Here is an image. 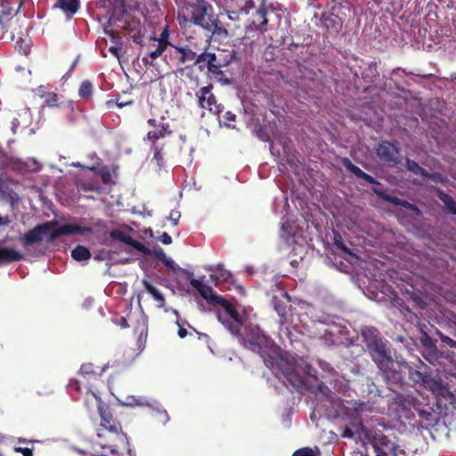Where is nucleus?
<instances>
[{
	"label": "nucleus",
	"instance_id": "1",
	"mask_svg": "<svg viewBox=\"0 0 456 456\" xmlns=\"http://www.w3.org/2000/svg\"><path fill=\"white\" fill-rule=\"evenodd\" d=\"M88 393L94 398L99 415L101 417L100 428L97 430V436L102 441L98 444L102 448V456H120L121 450L127 445V438L122 432V427L119 421L113 418L108 407L103 405L100 396L99 390L90 384L87 387Z\"/></svg>",
	"mask_w": 456,
	"mask_h": 456
},
{
	"label": "nucleus",
	"instance_id": "2",
	"mask_svg": "<svg viewBox=\"0 0 456 456\" xmlns=\"http://www.w3.org/2000/svg\"><path fill=\"white\" fill-rule=\"evenodd\" d=\"M93 232V229L89 226H81L77 224H64L59 225L56 220L48 221L41 224H37L33 229L25 232L20 241L24 246H31L40 243L44 235H48L47 241L53 242L57 238L66 235H86Z\"/></svg>",
	"mask_w": 456,
	"mask_h": 456
},
{
	"label": "nucleus",
	"instance_id": "3",
	"mask_svg": "<svg viewBox=\"0 0 456 456\" xmlns=\"http://www.w3.org/2000/svg\"><path fill=\"white\" fill-rule=\"evenodd\" d=\"M374 362L379 369L389 389L395 390L402 385L403 374L399 362L391 355L390 348L384 339L367 349Z\"/></svg>",
	"mask_w": 456,
	"mask_h": 456
},
{
	"label": "nucleus",
	"instance_id": "4",
	"mask_svg": "<svg viewBox=\"0 0 456 456\" xmlns=\"http://www.w3.org/2000/svg\"><path fill=\"white\" fill-rule=\"evenodd\" d=\"M211 10L212 6L205 0H196L194 3L187 4L178 18H182L184 22H191L211 30L212 28L217 27V20L209 13Z\"/></svg>",
	"mask_w": 456,
	"mask_h": 456
},
{
	"label": "nucleus",
	"instance_id": "5",
	"mask_svg": "<svg viewBox=\"0 0 456 456\" xmlns=\"http://www.w3.org/2000/svg\"><path fill=\"white\" fill-rule=\"evenodd\" d=\"M190 284L200 294V296L207 301L210 305L222 306L225 313L239 325L243 324V319L236 310L235 306L227 301L224 297L215 293L212 287L204 284L197 279H191Z\"/></svg>",
	"mask_w": 456,
	"mask_h": 456
},
{
	"label": "nucleus",
	"instance_id": "6",
	"mask_svg": "<svg viewBox=\"0 0 456 456\" xmlns=\"http://www.w3.org/2000/svg\"><path fill=\"white\" fill-rule=\"evenodd\" d=\"M273 362L274 366L270 369L281 372L284 379L294 388L298 389L305 387V378L298 373L294 358L280 355L276 359L273 358ZM276 375H278V373H276Z\"/></svg>",
	"mask_w": 456,
	"mask_h": 456
},
{
	"label": "nucleus",
	"instance_id": "7",
	"mask_svg": "<svg viewBox=\"0 0 456 456\" xmlns=\"http://www.w3.org/2000/svg\"><path fill=\"white\" fill-rule=\"evenodd\" d=\"M246 346L251 351L258 354L264 360L267 368H273V357L267 354L266 349L270 346L271 340L262 333L252 334L245 341Z\"/></svg>",
	"mask_w": 456,
	"mask_h": 456
},
{
	"label": "nucleus",
	"instance_id": "8",
	"mask_svg": "<svg viewBox=\"0 0 456 456\" xmlns=\"http://www.w3.org/2000/svg\"><path fill=\"white\" fill-rule=\"evenodd\" d=\"M376 153L383 162L391 167L401 163L400 147L396 140L380 142L376 149Z\"/></svg>",
	"mask_w": 456,
	"mask_h": 456
},
{
	"label": "nucleus",
	"instance_id": "9",
	"mask_svg": "<svg viewBox=\"0 0 456 456\" xmlns=\"http://www.w3.org/2000/svg\"><path fill=\"white\" fill-rule=\"evenodd\" d=\"M321 27L325 29V38L337 37L342 30L343 20L334 12H322L320 17Z\"/></svg>",
	"mask_w": 456,
	"mask_h": 456
},
{
	"label": "nucleus",
	"instance_id": "10",
	"mask_svg": "<svg viewBox=\"0 0 456 456\" xmlns=\"http://www.w3.org/2000/svg\"><path fill=\"white\" fill-rule=\"evenodd\" d=\"M212 89V85L203 86L200 89L198 93L199 105L200 108L206 109L213 114L219 115L223 110V107L217 104L216 96L211 93Z\"/></svg>",
	"mask_w": 456,
	"mask_h": 456
},
{
	"label": "nucleus",
	"instance_id": "11",
	"mask_svg": "<svg viewBox=\"0 0 456 456\" xmlns=\"http://www.w3.org/2000/svg\"><path fill=\"white\" fill-rule=\"evenodd\" d=\"M267 10L265 5H261L254 14L251 20H248L245 26L246 33L260 32L264 33L266 31V25L268 24V19L266 17Z\"/></svg>",
	"mask_w": 456,
	"mask_h": 456
},
{
	"label": "nucleus",
	"instance_id": "12",
	"mask_svg": "<svg viewBox=\"0 0 456 456\" xmlns=\"http://www.w3.org/2000/svg\"><path fill=\"white\" fill-rule=\"evenodd\" d=\"M177 66L181 67L180 71L183 70V66L189 68L193 66L196 58V52L190 48L189 45L176 47Z\"/></svg>",
	"mask_w": 456,
	"mask_h": 456
},
{
	"label": "nucleus",
	"instance_id": "13",
	"mask_svg": "<svg viewBox=\"0 0 456 456\" xmlns=\"http://www.w3.org/2000/svg\"><path fill=\"white\" fill-rule=\"evenodd\" d=\"M372 191L379 198L389 203H392L395 206L403 207L406 209L416 211L418 208L416 205L405 200L399 199L395 196L389 195L387 191L379 190L378 188H372Z\"/></svg>",
	"mask_w": 456,
	"mask_h": 456
},
{
	"label": "nucleus",
	"instance_id": "14",
	"mask_svg": "<svg viewBox=\"0 0 456 456\" xmlns=\"http://www.w3.org/2000/svg\"><path fill=\"white\" fill-rule=\"evenodd\" d=\"M361 336L367 349L383 340L379 330L373 326H362L361 328Z\"/></svg>",
	"mask_w": 456,
	"mask_h": 456
},
{
	"label": "nucleus",
	"instance_id": "15",
	"mask_svg": "<svg viewBox=\"0 0 456 456\" xmlns=\"http://www.w3.org/2000/svg\"><path fill=\"white\" fill-rule=\"evenodd\" d=\"M171 134L172 130L170 129L169 124L167 122H159V127L149 131L146 138L151 142V144H158V140L164 138L167 135H170Z\"/></svg>",
	"mask_w": 456,
	"mask_h": 456
},
{
	"label": "nucleus",
	"instance_id": "16",
	"mask_svg": "<svg viewBox=\"0 0 456 456\" xmlns=\"http://www.w3.org/2000/svg\"><path fill=\"white\" fill-rule=\"evenodd\" d=\"M343 165L348 171L354 174L357 178L362 179L371 184L380 185V183L378 180H376L370 175L362 171L359 167L353 164L348 159H344Z\"/></svg>",
	"mask_w": 456,
	"mask_h": 456
},
{
	"label": "nucleus",
	"instance_id": "17",
	"mask_svg": "<svg viewBox=\"0 0 456 456\" xmlns=\"http://www.w3.org/2000/svg\"><path fill=\"white\" fill-rule=\"evenodd\" d=\"M23 255L8 247H0V265L18 262L23 259Z\"/></svg>",
	"mask_w": 456,
	"mask_h": 456
},
{
	"label": "nucleus",
	"instance_id": "18",
	"mask_svg": "<svg viewBox=\"0 0 456 456\" xmlns=\"http://www.w3.org/2000/svg\"><path fill=\"white\" fill-rule=\"evenodd\" d=\"M153 49H151L145 56L142 57V61L145 67H155V61L160 57L163 53L167 49L157 43V45H153Z\"/></svg>",
	"mask_w": 456,
	"mask_h": 456
},
{
	"label": "nucleus",
	"instance_id": "19",
	"mask_svg": "<svg viewBox=\"0 0 456 456\" xmlns=\"http://www.w3.org/2000/svg\"><path fill=\"white\" fill-rule=\"evenodd\" d=\"M254 7V3L252 0H244V4L238 9H232V5L227 4V9L225 10L227 16L232 20H239L240 16L242 14H248L249 11Z\"/></svg>",
	"mask_w": 456,
	"mask_h": 456
},
{
	"label": "nucleus",
	"instance_id": "20",
	"mask_svg": "<svg viewBox=\"0 0 456 456\" xmlns=\"http://www.w3.org/2000/svg\"><path fill=\"white\" fill-rule=\"evenodd\" d=\"M103 371L101 367H94L92 363H84L81 365L79 373L88 380L93 379L95 381H101L100 377Z\"/></svg>",
	"mask_w": 456,
	"mask_h": 456
},
{
	"label": "nucleus",
	"instance_id": "21",
	"mask_svg": "<svg viewBox=\"0 0 456 456\" xmlns=\"http://www.w3.org/2000/svg\"><path fill=\"white\" fill-rule=\"evenodd\" d=\"M55 6L60 8L67 18H71L80 7V0H58Z\"/></svg>",
	"mask_w": 456,
	"mask_h": 456
},
{
	"label": "nucleus",
	"instance_id": "22",
	"mask_svg": "<svg viewBox=\"0 0 456 456\" xmlns=\"http://www.w3.org/2000/svg\"><path fill=\"white\" fill-rule=\"evenodd\" d=\"M228 61H224L221 59V54L211 53L209 59L208 60V71L209 73L218 75L222 73L221 69L225 67Z\"/></svg>",
	"mask_w": 456,
	"mask_h": 456
},
{
	"label": "nucleus",
	"instance_id": "23",
	"mask_svg": "<svg viewBox=\"0 0 456 456\" xmlns=\"http://www.w3.org/2000/svg\"><path fill=\"white\" fill-rule=\"evenodd\" d=\"M379 76V72L376 62L368 63L362 72V77L366 83H373Z\"/></svg>",
	"mask_w": 456,
	"mask_h": 456
},
{
	"label": "nucleus",
	"instance_id": "24",
	"mask_svg": "<svg viewBox=\"0 0 456 456\" xmlns=\"http://www.w3.org/2000/svg\"><path fill=\"white\" fill-rule=\"evenodd\" d=\"M371 444L376 452H379L385 449H388L391 444V441L387 436L379 433L376 434L372 437Z\"/></svg>",
	"mask_w": 456,
	"mask_h": 456
},
{
	"label": "nucleus",
	"instance_id": "25",
	"mask_svg": "<svg viewBox=\"0 0 456 456\" xmlns=\"http://www.w3.org/2000/svg\"><path fill=\"white\" fill-rule=\"evenodd\" d=\"M143 286L158 303L159 307H163L165 305V297L162 293L146 280L143 281Z\"/></svg>",
	"mask_w": 456,
	"mask_h": 456
},
{
	"label": "nucleus",
	"instance_id": "26",
	"mask_svg": "<svg viewBox=\"0 0 456 456\" xmlns=\"http://www.w3.org/2000/svg\"><path fill=\"white\" fill-rule=\"evenodd\" d=\"M71 256L76 261H85L91 258V252L86 247L78 245L71 251Z\"/></svg>",
	"mask_w": 456,
	"mask_h": 456
},
{
	"label": "nucleus",
	"instance_id": "27",
	"mask_svg": "<svg viewBox=\"0 0 456 456\" xmlns=\"http://www.w3.org/2000/svg\"><path fill=\"white\" fill-rule=\"evenodd\" d=\"M135 331L139 333L138 336V347H143L145 346L147 337H148V325L146 322L142 321L139 322L137 327L135 328Z\"/></svg>",
	"mask_w": 456,
	"mask_h": 456
},
{
	"label": "nucleus",
	"instance_id": "28",
	"mask_svg": "<svg viewBox=\"0 0 456 456\" xmlns=\"http://www.w3.org/2000/svg\"><path fill=\"white\" fill-rule=\"evenodd\" d=\"M169 28L167 25H166L163 30L161 31L159 37L158 38L155 37H151V40H152L154 43L157 42L159 45H162L163 46L167 48L168 46L172 45L171 42L169 41Z\"/></svg>",
	"mask_w": 456,
	"mask_h": 456
},
{
	"label": "nucleus",
	"instance_id": "29",
	"mask_svg": "<svg viewBox=\"0 0 456 456\" xmlns=\"http://www.w3.org/2000/svg\"><path fill=\"white\" fill-rule=\"evenodd\" d=\"M405 166L406 168L414 175H418L422 177L424 175H427V170L421 167L416 161L412 159L407 158L405 161Z\"/></svg>",
	"mask_w": 456,
	"mask_h": 456
},
{
	"label": "nucleus",
	"instance_id": "30",
	"mask_svg": "<svg viewBox=\"0 0 456 456\" xmlns=\"http://www.w3.org/2000/svg\"><path fill=\"white\" fill-rule=\"evenodd\" d=\"M442 202L444 204L447 210L456 216V201L453 200V198L448 194L441 192L439 196Z\"/></svg>",
	"mask_w": 456,
	"mask_h": 456
},
{
	"label": "nucleus",
	"instance_id": "31",
	"mask_svg": "<svg viewBox=\"0 0 456 456\" xmlns=\"http://www.w3.org/2000/svg\"><path fill=\"white\" fill-rule=\"evenodd\" d=\"M151 149L153 151V160L157 162V165L161 168L164 165V156L162 154L163 146L160 144H151Z\"/></svg>",
	"mask_w": 456,
	"mask_h": 456
},
{
	"label": "nucleus",
	"instance_id": "32",
	"mask_svg": "<svg viewBox=\"0 0 456 456\" xmlns=\"http://www.w3.org/2000/svg\"><path fill=\"white\" fill-rule=\"evenodd\" d=\"M93 85L89 80H85L81 83L78 94L81 98L87 99L92 95Z\"/></svg>",
	"mask_w": 456,
	"mask_h": 456
},
{
	"label": "nucleus",
	"instance_id": "33",
	"mask_svg": "<svg viewBox=\"0 0 456 456\" xmlns=\"http://www.w3.org/2000/svg\"><path fill=\"white\" fill-rule=\"evenodd\" d=\"M210 54L211 53H208L207 51L200 54L196 53V58L194 60L193 66H198L199 69L202 71L204 69L203 64L206 63L208 65V60L209 59Z\"/></svg>",
	"mask_w": 456,
	"mask_h": 456
},
{
	"label": "nucleus",
	"instance_id": "34",
	"mask_svg": "<svg viewBox=\"0 0 456 456\" xmlns=\"http://www.w3.org/2000/svg\"><path fill=\"white\" fill-rule=\"evenodd\" d=\"M121 242L128 245V246H131L133 248H134L135 249L139 250V251H144L145 250V247L143 246L142 243H141L140 241L133 239L131 236L127 235L126 233L125 234V236L123 237V240H121Z\"/></svg>",
	"mask_w": 456,
	"mask_h": 456
},
{
	"label": "nucleus",
	"instance_id": "35",
	"mask_svg": "<svg viewBox=\"0 0 456 456\" xmlns=\"http://www.w3.org/2000/svg\"><path fill=\"white\" fill-rule=\"evenodd\" d=\"M217 318L229 330V331L232 334L236 335V336L240 335L241 325H239L237 322H235V324H233V323L230 322L229 321L224 322L220 313H217Z\"/></svg>",
	"mask_w": 456,
	"mask_h": 456
},
{
	"label": "nucleus",
	"instance_id": "36",
	"mask_svg": "<svg viewBox=\"0 0 456 456\" xmlns=\"http://www.w3.org/2000/svg\"><path fill=\"white\" fill-rule=\"evenodd\" d=\"M98 175L101 176L102 183L110 184L112 183L111 173L107 166L101 167L98 170Z\"/></svg>",
	"mask_w": 456,
	"mask_h": 456
},
{
	"label": "nucleus",
	"instance_id": "37",
	"mask_svg": "<svg viewBox=\"0 0 456 456\" xmlns=\"http://www.w3.org/2000/svg\"><path fill=\"white\" fill-rule=\"evenodd\" d=\"M334 244L337 247V248L340 249L341 251L345 252L346 254H347L349 256H353V252L343 242V240H342V237L340 234L336 233L334 235Z\"/></svg>",
	"mask_w": 456,
	"mask_h": 456
},
{
	"label": "nucleus",
	"instance_id": "38",
	"mask_svg": "<svg viewBox=\"0 0 456 456\" xmlns=\"http://www.w3.org/2000/svg\"><path fill=\"white\" fill-rule=\"evenodd\" d=\"M45 104L48 107H59V96L55 93H47L44 95Z\"/></svg>",
	"mask_w": 456,
	"mask_h": 456
},
{
	"label": "nucleus",
	"instance_id": "39",
	"mask_svg": "<svg viewBox=\"0 0 456 456\" xmlns=\"http://www.w3.org/2000/svg\"><path fill=\"white\" fill-rule=\"evenodd\" d=\"M126 404L130 405L132 407H135V406H147V405H149L147 400L144 397H142V396H139V397L130 396V397H128Z\"/></svg>",
	"mask_w": 456,
	"mask_h": 456
},
{
	"label": "nucleus",
	"instance_id": "40",
	"mask_svg": "<svg viewBox=\"0 0 456 456\" xmlns=\"http://www.w3.org/2000/svg\"><path fill=\"white\" fill-rule=\"evenodd\" d=\"M421 342L423 346L428 349H430L431 352L436 354V346L433 339L427 334L423 333V336L421 338Z\"/></svg>",
	"mask_w": 456,
	"mask_h": 456
},
{
	"label": "nucleus",
	"instance_id": "41",
	"mask_svg": "<svg viewBox=\"0 0 456 456\" xmlns=\"http://www.w3.org/2000/svg\"><path fill=\"white\" fill-rule=\"evenodd\" d=\"M419 416L425 421L431 423L434 420V414L431 409H417Z\"/></svg>",
	"mask_w": 456,
	"mask_h": 456
},
{
	"label": "nucleus",
	"instance_id": "42",
	"mask_svg": "<svg viewBox=\"0 0 456 456\" xmlns=\"http://www.w3.org/2000/svg\"><path fill=\"white\" fill-rule=\"evenodd\" d=\"M15 49L20 53L27 55L29 52V45L25 43L23 39H20L16 42Z\"/></svg>",
	"mask_w": 456,
	"mask_h": 456
},
{
	"label": "nucleus",
	"instance_id": "43",
	"mask_svg": "<svg viewBox=\"0 0 456 456\" xmlns=\"http://www.w3.org/2000/svg\"><path fill=\"white\" fill-rule=\"evenodd\" d=\"M256 134L263 142L270 141V135L267 130L262 126H258V127L256 129Z\"/></svg>",
	"mask_w": 456,
	"mask_h": 456
},
{
	"label": "nucleus",
	"instance_id": "44",
	"mask_svg": "<svg viewBox=\"0 0 456 456\" xmlns=\"http://www.w3.org/2000/svg\"><path fill=\"white\" fill-rule=\"evenodd\" d=\"M292 456H316L314 452L308 447H304L297 450Z\"/></svg>",
	"mask_w": 456,
	"mask_h": 456
},
{
	"label": "nucleus",
	"instance_id": "45",
	"mask_svg": "<svg viewBox=\"0 0 456 456\" xmlns=\"http://www.w3.org/2000/svg\"><path fill=\"white\" fill-rule=\"evenodd\" d=\"M224 118L225 120L224 124L228 127H234V126L232 124V122H234L236 120V115L232 113V111H226Z\"/></svg>",
	"mask_w": 456,
	"mask_h": 456
},
{
	"label": "nucleus",
	"instance_id": "46",
	"mask_svg": "<svg viewBox=\"0 0 456 456\" xmlns=\"http://www.w3.org/2000/svg\"><path fill=\"white\" fill-rule=\"evenodd\" d=\"M437 334L442 342L445 343L452 348H456V341L449 338L448 336L444 335L440 331H437Z\"/></svg>",
	"mask_w": 456,
	"mask_h": 456
},
{
	"label": "nucleus",
	"instance_id": "47",
	"mask_svg": "<svg viewBox=\"0 0 456 456\" xmlns=\"http://www.w3.org/2000/svg\"><path fill=\"white\" fill-rule=\"evenodd\" d=\"M180 217L181 214L178 210H172L169 213L168 219L171 221L173 226H176L178 224Z\"/></svg>",
	"mask_w": 456,
	"mask_h": 456
},
{
	"label": "nucleus",
	"instance_id": "48",
	"mask_svg": "<svg viewBox=\"0 0 456 456\" xmlns=\"http://www.w3.org/2000/svg\"><path fill=\"white\" fill-rule=\"evenodd\" d=\"M424 178L435 181V182H444V176L440 173H428L427 171V175L423 176Z\"/></svg>",
	"mask_w": 456,
	"mask_h": 456
},
{
	"label": "nucleus",
	"instance_id": "49",
	"mask_svg": "<svg viewBox=\"0 0 456 456\" xmlns=\"http://www.w3.org/2000/svg\"><path fill=\"white\" fill-rule=\"evenodd\" d=\"M153 256L160 262L166 260L167 255L161 248L153 250Z\"/></svg>",
	"mask_w": 456,
	"mask_h": 456
},
{
	"label": "nucleus",
	"instance_id": "50",
	"mask_svg": "<svg viewBox=\"0 0 456 456\" xmlns=\"http://www.w3.org/2000/svg\"><path fill=\"white\" fill-rule=\"evenodd\" d=\"M126 232L120 231V230H113L110 233V237L113 240H117L121 241L123 240V237L125 236Z\"/></svg>",
	"mask_w": 456,
	"mask_h": 456
},
{
	"label": "nucleus",
	"instance_id": "51",
	"mask_svg": "<svg viewBox=\"0 0 456 456\" xmlns=\"http://www.w3.org/2000/svg\"><path fill=\"white\" fill-rule=\"evenodd\" d=\"M159 240L165 245H169L172 243V238L167 232H163L161 236L159 238Z\"/></svg>",
	"mask_w": 456,
	"mask_h": 456
},
{
	"label": "nucleus",
	"instance_id": "52",
	"mask_svg": "<svg viewBox=\"0 0 456 456\" xmlns=\"http://www.w3.org/2000/svg\"><path fill=\"white\" fill-rule=\"evenodd\" d=\"M15 452H21L23 456H33L32 450L29 448L16 447Z\"/></svg>",
	"mask_w": 456,
	"mask_h": 456
},
{
	"label": "nucleus",
	"instance_id": "53",
	"mask_svg": "<svg viewBox=\"0 0 456 456\" xmlns=\"http://www.w3.org/2000/svg\"><path fill=\"white\" fill-rule=\"evenodd\" d=\"M69 389L71 390H76V391H79L80 390V384H79V381L77 380V379H72L70 380L69 384Z\"/></svg>",
	"mask_w": 456,
	"mask_h": 456
},
{
	"label": "nucleus",
	"instance_id": "54",
	"mask_svg": "<svg viewBox=\"0 0 456 456\" xmlns=\"http://www.w3.org/2000/svg\"><path fill=\"white\" fill-rule=\"evenodd\" d=\"M161 263L164 264L169 269L175 270V262L167 256L166 257V260L162 261Z\"/></svg>",
	"mask_w": 456,
	"mask_h": 456
},
{
	"label": "nucleus",
	"instance_id": "55",
	"mask_svg": "<svg viewBox=\"0 0 456 456\" xmlns=\"http://www.w3.org/2000/svg\"><path fill=\"white\" fill-rule=\"evenodd\" d=\"M173 48V51H169L170 59L177 63V55H176V47L179 45H170Z\"/></svg>",
	"mask_w": 456,
	"mask_h": 456
},
{
	"label": "nucleus",
	"instance_id": "56",
	"mask_svg": "<svg viewBox=\"0 0 456 456\" xmlns=\"http://www.w3.org/2000/svg\"><path fill=\"white\" fill-rule=\"evenodd\" d=\"M109 52L111 53L118 59L119 58L120 47L112 45L109 48Z\"/></svg>",
	"mask_w": 456,
	"mask_h": 456
},
{
	"label": "nucleus",
	"instance_id": "57",
	"mask_svg": "<svg viewBox=\"0 0 456 456\" xmlns=\"http://www.w3.org/2000/svg\"><path fill=\"white\" fill-rule=\"evenodd\" d=\"M305 373L310 377L316 378L314 374L316 373V370L309 364L305 365Z\"/></svg>",
	"mask_w": 456,
	"mask_h": 456
},
{
	"label": "nucleus",
	"instance_id": "58",
	"mask_svg": "<svg viewBox=\"0 0 456 456\" xmlns=\"http://www.w3.org/2000/svg\"><path fill=\"white\" fill-rule=\"evenodd\" d=\"M342 436L343 437H347V438H353L354 436V432L352 431L351 428H346L344 432H343Z\"/></svg>",
	"mask_w": 456,
	"mask_h": 456
},
{
	"label": "nucleus",
	"instance_id": "59",
	"mask_svg": "<svg viewBox=\"0 0 456 456\" xmlns=\"http://www.w3.org/2000/svg\"><path fill=\"white\" fill-rule=\"evenodd\" d=\"M121 328H127L128 323L126 317L122 316L119 318L118 322H117Z\"/></svg>",
	"mask_w": 456,
	"mask_h": 456
},
{
	"label": "nucleus",
	"instance_id": "60",
	"mask_svg": "<svg viewBox=\"0 0 456 456\" xmlns=\"http://www.w3.org/2000/svg\"><path fill=\"white\" fill-rule=\"evenodd\" d=\"M188 332H187V330L183 327H181L179 325V330H178V336L181 338H184L186 336H187Z\"/></svg>",
	"mask_w": 456,
	"mask_h": 456
},
{
	"label": "nucleus",
	"instance_id": "61",
	"mask_svg": "<svg viewBox=\"0 0 456 456\" xmlns=\"http://www.w3.org/2000/svg\"><path fill=\"white\" fill-rule=\"evenodd\" d=\"M159 414L160 420L163 423H166L169 419L168 415H167L166 411H159Z\"/></svg>",
	"mask_w": 456,
	"mask_h": 456
},
{
	"label": "nucleus",
	"instance_id": "62",
	"mask_svg": "<svg viewBox=\"0 0 456 456\" xmlns=\"http://www.w3.org/2000/svg\"><path fill=\"white\" fill-rule=\"evenodd\" d=\"M148 124L152 126L153 128H157L159 127V124L158 121L155 119V118H150L148 119Z\"/></svg>",
	"mask_w": 456,
	"mask_h": 456
},
{
	"label": "nucleus",
	"instance_id": "63",
	"mask_svg": "<svg viewBox=\"0 0 456 456\" xmlns=\"http://www.w3.org/2000/svg\"><path fill=\"white\" fill-rule=\"evenodd\" d=\"M134 42L137 45H142V36H140V35L134 36Z\"/></svg>",
	"mask_w": 456,
	"mask_h": 456
},
{
	"label": "nucleus",
	"instance_id": "64",
	"mask_svg": "<svg viewBox=\"0 0 456 456\" xmlns=\"http://www.w3.org/2000/svg\"><path fill=\"white\" fill-rule=\"evenodd\" d=\"M9 224V220L7 218H4L2 216H0V226L2 225H6Z\"/></svg>",
	"mask_w": 456,
	"mask_h": 456
}]
</instances>
